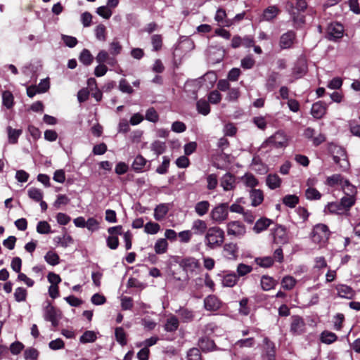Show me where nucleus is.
I'll return each instance as SVG.
<instances>
[{
  "instance_id": "obj_64",
  "label": "nucleus",
  "mask_w": 360,
  "mask_h": 360,
  "mask_svg": "<svg viewBox=\"0 0 360 360\" xmlns=\"http://www.w3.org/2000/svg\"><path fill=\"white\" fill-rule=\"evenodd\" d=\"M187 360H202L200 350L195 347L190 349L187 352Z\"/></svg>"
},
{
  "instance_id": "obj_19",
  "label": "nucleus",
  "mask_w": 360,
  "mask_h": 360,
  "mask_svg": "<svg viewBox=\"0 0 360 360\" xmlns=\"http://www.w3.org/2000/svg\"><path fill=\"white\" fill-rule=\"evenodd\" d=\"M280 13V10L276 6H270L265 8L262 15V20L264 21H271L274 20Z\"/></svg>"
},
{
  "instance_id": "obj_18",
  "label": "nucleus",
  "mask_w": 360,
  "mask_h": 360,
  "mask_svg": "<svg viewBox=\"0 0 360 360\" xmlns=\"http://www.w3.org/2000/svg\"><path fill=\"white\" fill-rule=\"evenodd\" d=\"M324 212L333 214H342L346 211L340 201L328 202L324 208Z\"/></svg>"
},
{
  "instance_id": "obj_17",
  "label": "nucleus",
  "mask_w": 360,
  "mask_h": 360,
  "mask_svg": "<svg viewBox=\"0 0 360 360\" xmlns=\"http://www.w3.org/2000/svg\"><path fill=\"white\" fill-rule=\"evenodd\" d=\"M327 105L322 101L314 103L311 109V115L316 119L321 118L326 112Z\"/></svg>"
},
{
  "instance_id": "obj_20",
  "label": "nucleus",
  "mask_w": 360,
  "mask_h": 360,
  "mask_svg": "<svg viewBox=\"0 0 360 360\" xmlns=\"http://www.w3.org/2000/svg\"><path fill=\"white\" fill-rule=\"evenodd\" d=\"M277 283L278 282L274 278L266 275L262 276L260 280L261 287L264 291L274 289Z\"/></svg>"
},
{
  "instance_id": "obj_33",
  "label": "nucleus",
  "mask_w": 360,
  "mask_h": 360,
  "mask_svg": "<svg viewBox=\"0 0 360 360\" xmlns=\"http://www.w3.org/2000/svg\"><path fill=\"white\" fill-rule=\"evenodd\" d=\"M338 339V336L335 333L324 330L321 333L320 340L323 343L330 345L335 342Z\"/></svg>"
},
{
  "instance_id": "obj_40",
  "label": "nucleus",
  "mask_w": 360,
  "mask_h": 360,
  "mask_svg": "<svg viewBox=\"0 0 360 360\" xmlns=\"http://www.w3.org/2000/svg\"><path fill=\"white\" fill-rule=\"evenodd\" d=\"M97 339L96 333L92 330H86L80 337L79 341L83 344L94 342Z\"/></svg>"
},
{
  "instance_id": "obj_8",
  "label": "nucleus",
  "mask_w": 360,
  "mask_h": 360,
  "mask_svg": "<svg viewBox=\"0 0 360 360\" xmlns=\"http://www.w3.org/2000/svg\"><path fill=\"white\" fill-rule=\"evenodd\" d=\"M263 344L262 360H276L275 344L266 337L264 338Z\"/></svg>"
},
{
  "instance_id": "obj_43",
  "label": "nucleus",
  "mask_w": 360,
  "mask_h": 360,
  "mask_svg": "<svg viewBox=\"0 0 360 360\" xmlns=\"http://www.w3.org/2000/svg\"><path fill=\"white\" fill-rule=\"evenodd\" d=\"M168 243L165 238L158 239L155 243L154 249L157 254H163L167 252Z\"/></svg>"
},
{
  "instance_id": "obj_38",
  "label": "nucleus",
  "mask_w": 360,
  "mask_h": 360,
  "mask_svg": "<svg viewBox=\"0 0 360 360\" xmlns=\"http://www.w3.org/2000/svg\"><path fill=\"white\" fill-rule=\"evenodd\" d=\"M150 149L155 155H160L162 154L166 149L165 143L159 140L155 141L151 143Z\"/></svg>"
},
{
  "instance_id": "obj_55",
  "label": "nucleus",
  "mask_w": 360,
  "mask_h": 360,
  "mask_svg": "<svg viewBox=\"0 0 360 360\" xmlns=\"http://www.w3.org/2000/svg\"><path fill=\"white\" fill-rule=\"evenodd\" d=\"M116 340L122 345L127 344L126 334L124 329L122 327L116 328L115 332Z\"/></svg>"
},
{
  "instance_id": "obj_27",
  "label": "nucleus",
  "mask_w": 360,
  "mask_h": 360,
  "mask_svg": "<svg viewBox=\"0 0 360 360\" xmlns=\"http://www.w3.org/2000/svg\"><path fill=\"white\" fill-rule=\"evenodd\" d=\"M341 188L345 195L356 197L357 188L352 185L348 179H345L342 181Z\"/></svg>"
},
{
  "instance_id": "obj_4",
  "label": "nucleus",
  "mask_w": 360,
  "mask_h": 360,
  "mask_svg": "<svg viewBox=\"0 0 360 360\" xmlns=\"http://www.w3.org/2000/svg\"><path fill=\"white\" fill-rule=\"evenodd\" d=\"M344 26L338 22L330 23L326 29V38L331 41L338 42L344 36Z\"/></svg>"
},
{
  "instance_id": "obj_2",
  "label": "nucleus",
  "mask_w": 360,
  "mask_h": 360,
  "mask_svg": "<svg viewBox=\"0 0 360 360\" xmlns=\"http://www.w3.org/2000/svg\"><path fill=\"white\" fill-rule=\"evenodd\" d=\"M329 150L332 153L333 160L336 164L339 165L340 167L344 169L349 167V164L347 160V153L342 147L337 145H331Z\"/></svg>"
},
{
  "instance_id": "obj_52",
  "label": "nucleus",
  "mask_w": 360,
  "mask_h": 360,
  "mask_svg": "<svg viewBox=\"0 0 360 360\" xmlns=\"http://www.w3.org/2000/svg\"><path fill=\"white\" fill-rule=\"evenodd\" d=\"M2 100L4 105H5L8 109L12 108L13 105V96L10 91H5L3 92Z\"/></svg>"
},
{
  "instance_id": "obj_28",
  "label": "nucleus",
  "mask_w": 360,
  "mask_h": 360,
  "mask_svg": "<svg viewBox=\"0 0 360 360\" xmlns=\"http://www.w3.org/2000/svg\"><path fill=\"white\" fill-rule=\"evenodd\" d=\"M198 346L205 352L212 351L215 347L214 342L207 338H200L198 341Z\"/></svg>"
},
{
  "instance_id": "obj_15",
  "label": "nucleus",
  "mask_w": 360,
  "mask_h": 360,
  "mask_svg": "<svg viewBox=\"0 0 360 360\" xmlns=\"http://www.w3.org/2000/svg\"><path fill=\"white\" fill-rule=\"evenodd\" d=\"M221 302L215 295H208L204 300V307L206 310L215 311L221 307Z\"/></svg>"
},
{
  "instance_id": "obj_50",
  "label": "nucleus",
  "mask_w": 360,
  "mask_h": 360,
  "mask_svg": "<svg viewBox=\"0 0 360 360\" xmlns=\"http://www.w3.org/2000/svg\"><path fill=\"white\" fill-rule=\"evenodd\" d=\"M255 262L259 266L268 268L273 265L274 259L271 257H257L255 259Z\"/></svg>"
},
{
  "instance_id": "obj_14",
  "label": "nucleus",
  "mask_w": 360,
  "mask_h": 360,
  "mask_svg": "<svg viewBox=\"0 0 360 360\" xmlns=\"http://www.w3.org/2000/svg\"><path fill=\"white\" fill-rule=\"evenodd\" d=\"M335 290L338 292V295L340 297L345 298L347 300L352 299L355 295V291L349 285L345 284H338L335 286Z\"/></svg>"
},
{
  "instance_id": "obj_37",
  "label": "nucleus",
  "mask_w": 360,
  "mask_h": 360,
  "mask_svg": "<svg viewBox=\"0 0 360 360\" xmlns=\"http://www.w3.org/2000/svg\"><path fill=\"white\" fill-rule=\"evenodd\" d=\"M255 345V340L254 338H248L244 339H240L235 343V346L239 348H251Z\"/></svg>"
},
{
  "instance_id": "obj_56",
  "label": "nucleus",
  "mask_w": 360,
  "mask_h": 360,
  "mask_svg": "<svg viewBox=\"0 0 360 360\" xmlns=\"http://www.w3.org/2000/svg\"><path fill=\"white\" fill-rule=\"evenodd\" d=\"M278 78V73L272 72L266 80V87L271 91L276 87V81Z\"/></svg>"
},
{
  "instance_id": "obj_26",
  "label": "nucleus",
  "mask_w": 360,
  "mask_h": 360,
  "mask_svg": "<svg viewBox=\"0 0 360 360\" xmlns=\"http://www.w3.org/2000/svg\"><path fill=\"white\" fill-rule=\"evenodd\" d=\"M210 207V203L207 200H202L195 205L194 210L199 217H202L208 212Z\"/></svg>"
},
{
  "instance_id": "obj_21",
  "label": "nucleus",
  "mask_w": 360,
  "mask_h": 360,
  "mask_svg": "<svg viewBox=\"0 0 360 360\" xmlns=\"http://www.w3.org/2000/svg\"><path fill=\"white\" fill-rule=\"evenodd\" d=\"M177 313L181 321L184 323L191 322L195 317L194 311L185 307L180 308Z\"/></svg>"
},
{
  "instance_id": "obj_35",
  "label": "nucleus",
  "mask_w": 360,
  "mask_h": 360,
  "mask_svg": "<svg viewBox=\"0 0 360 360\" xmlns=\"http://www.w3.org/2000/svg\"><path fill=\"white\" fill-rule=\"evenodd\" d=\"M146 163L147 160L142 155H139L135 158L132 163V168L136 172H142Z\"/></svg>"
},
{
  "instance_id": "obj_63",
  "label": "nucleus",
  "mask_w": 360,
  "mask_h": 360,
  "mask_svg": "<svg viewBox=\"0 0 360 360\" xmlns=\"http://www.w3.org/2000/svg\"><path fill=\"white\" fill-rule=\"evenodd\" d=\"M252 271L251 266L240 263L237 266V274L238 276H244Z\"/></svg>"
},
{
  "instance_id": "obj_3",
  "label": "nucleus",
  "mask_w": 360,
  "mask_h": 360,
  "mask_svg": "<svg viewBox=\"0 0 360 360\" xmlns=\"http://www.w3.org/2000/svg\"><path fill=\"white\" fill-rule=\"evenodd\" d=\"M246 232V226L240 221H231L226 224L227 235L233 238H242Z\"/></svg>"
},
{
  "instance_id": "obj_9",
  "label": "nucleus",
  "mask_w": 360,
  "mask_h": 360,
  "mask_svg": "<svg viewBox=\"0 0 360 360\" xmlns=\"http://www.w3.org/2000/svg\"><path fill=\"white\" fill-rule=\"evenodd\" d=\"M44 317L46 321L51 322L53 327H56L58 325L60 313L54 307L48 304L44 309Z\"/></svg>"
},
{
  "instance_id": "obj_31",
  "label": "nucleus",
  "mask_w": 360,
  "mask_h": 360,
  "mask_svg": "<svg viewBox=\"0 0 360 360\" xmlns=\"http://www.w3.org/2000/svg\"><path fill=\"white\" fill-rule=\"evenodd\" d=\"M169 211L168 205L166 204H160L154 210V218L160 221L165 218Z\"/></svg>"
},
{
  "instance_id": "obj_59",
  "label": "nucleus",
  "mask_w": 360,
  "mask_h": 360,
  "mask_svg": "<svg viewBox=\"0 0 360 360\" xmlns=\"http://www.w3.org/2000/svg\"><path fill=\"white\" fill-rule=\"evenodd\" d=\"M146 119L151 122L155 123L159 120V115L154 108H150L146 110Z\"/></svg>"
},
{
  "instance_id": "obj_6",
  "label": "nucleus",
  "mask_w": 360,
  "mask_h": 360,
  "mask_svg": "<svg viewBox=\"0 0 360 360\" xmlns=\"http://www.w3.org/2000/svg\"><path fill=\"white\" fill-rule=\"evenodd\" d=\"M330 235V231L328 226L324 224H318L313 229L311 238L314 243L321 244L328 240Z\"/></svg>"
},
{
  "instance_id": "obj_25",
  "label": "nucleus",
  "mask_w": 360,
  "mask_h": 360,
  "mask_svg": "<svg viewBox=\"0 0 360 360\" xmlns=\"http://www.w3.org/2000/svg\"><path fill=\"white\" fill-rule=\"evenodd\" d=\"M282 180L276 174H269L266 179V184L270 189H276L281 185Z\"/></svg>"
},
{
  "instance_id": "obj_44",
  "label": "nucleus",
  "mask_w": 360,
  "mask_h": 360,
  "mask_svg": "<svg viewBox=\"0 0 360 360\" xmlns=\"http://www.w3.org/2000/svg\"><path fill=\"white\" fill-rule=\"evenodd\" d=\"M95 36L96 38L101 41L106 40V27L103 24H99L95 28Z\"/></svg>"
},
{
  "instance_id": "obj_34",
  "label": "nucleus",
  "mask_w": 360,
  "mask_h": 360,
  "mask_svg": "<svg viewBox=\"0 0 360 360\" xmlns=\"http://www.w3.org/2000/svg\"><path fill=\"white\" fill-rule=\"evenodd\" d=\"M79 60L84 65L89 66L92 63L93 60H94V56H92V54L88 49H84L80 53V55L79 56Z\"/></svg>"
},
{
  "instance_id": "obj_7",
  "label": "nucleus",
  "mask_w": 360,
  "mask_h": 360,
  "mask_svg": "<svg viewBox=\"0 0 360 360\" xmlns=\"http://www.w3.org/2000/svg\"><path fill=\"white\" fill-rule=\"evenodd\" d=\"M288 139L284 132L278 131L271 136L264 143L263 146H270L275 148H283L287 146Z\"/></svg>"
},
{
  "instance_id": "obj_13",
  "label": "nucleus",
  "mask_w": 360,
  "mask_h": 360,
  "mask_svg": "<svg viewBox=\"0 0 360 360\" xmlns=\"http://www.w3.org/2000/svg\"><path fill=\"white\" fill-rule=\"evenodd\" d=\"M238 247L237 244L229 243L223 246V255L229 260L236 259L238 257Z\"/></svg>"
},
{
  "instance_id": "obj_57",
  "label": "nucleus",
  "mask_w": 360,
  "mask_h": 360,
  "mask_svg": "<svg viewBox=\"0 0 360 360\" xmlns=\"http://www.w3.org/2000/svg\"><path fill=\"white\" fill-rule=\"evenodd\" d=\"M14 297L15 300L18 302L25 301L27 297L26 289L21 287L17 288L14 292Z\"/></svg>"
},
{
  "instance_id": "obj_30",
  "label": "nucleus",
  "mask_w": 360,
  "mask_h": 360,
  "mask_svg": "<svg viewBox=\"0 0 360 360\" xmlns=\"http://www.w3.org/2000/svg\"><path fill=\"white\" fill-rule=\"evenodd\" d=\"M181 264L186 271H193L200 266L198 259L193 257L184 259Z\"/></svg>"
},
{
  "instance_id": "obj_41",
  "label": "nucleus",
  "mask_w": 360,
  "mask_h": 360,
  "mask_svg": "<svg viewBox=\"0 0 360 360\" xmlns=\"http://www.w3.org/2000/svg\"><path fill=\"white\" fill-rule=\"evenodd\" d=\"M283 203L287 207L293 208L299 203V198L296 195H286L283 198Z\"/></svg>"
},
{
  "instance_id": "obj_39",
  "label": "nucleus",
  "mask_w": 360,
  "mask_h": 360,
  "mask_svg": "<svg viewBox=\"0 0 360 360\" xmlns=\"http://www.w3.org/2000/svg\"><path fill=\"white\" fill-rule=\"evenodd\" d=\"M196 107L198 112L203 115H207L210 112L209 103L204 99L199 100L196 103Z\"/></svg>"
},
{
  "instance_id": "obj_24",
  "label": "nucleus",
  "mask_w": 360,
  "mask_h": 360,
  "mask_svg": "<svg viewBox=\"0 0 360 360\" xmlns=\"http://www.w3.org/2000/svg\"><path fill=\"white\" fill-rule=\"evenodd\" d=\"M272 223V221L268 218L262 217L258 219L255 226H253V231L256 233H259L263 231L268 229L270 224Z\"/></svg>"
},
{
  "instance_id": "obj_62",
  "label": "nucleus",
  "mask_w": 360,
  "mask_h": 360,
  "mask_svg": "<svg viewBox=\"0 0 360 360\" xmlns=\"http://www.w3.org/2000/svg\"><path fill=\"white\" fill-rule=\"evenodd\" d=\"M162 159H163V161H162L161 165H160L156 169V172L160 174H165L167 172V170H168V168L169 166V162H170L169 158L167 156H164L162 158Z\"/></svg>"
},
{
  "instance_id": "obj_10",
  "label": "nucleus",
  "mask_w": 360,
  "mask_h": 360,
  "mask_svg": "<svg viewBox=\"0 0 360 360\" xmlns=\"http://www.w3.org/2000/svg\"><path fill=\"white\" fill-rule=\"evenodd\" d=\"M296 40V33L292 30H289L283 33L279 39V46L281 49H288L292 47Z\"/></svg>"
},
{
  "instance_id": "obj_49",
  "label": "nucleus",
  "mask_w": 360,
  "mask_h": 360,
  "mask_svg": "<svg viewBox=\"0 0 360 360\" xmlns=\"http://www.w3.org/2000/svg\"><path fill=\"white\" fill-rule=\"evenodd\" d=\"M28 196L33 200L39 202L43 198V193L40 189L32 187L28 190Z\"/></svg>"
},
{
  "instance_id": "obj_36",
  "label": "nucleus",
  "mask_w": 360,
  "mask_h": 360,
  "mask_svg": "<svg viewBox=\"0 0 360 360\" xmlns=\"http://www.w3.org/2000/svg\"><path fill=\"white\" fill-rule=\"evenodd\" d=\"M356 201V196L344 195L340 199L342 206L344 207L346 212L349 211L350 208L354 205Z\"/></svg>"
},
{
  "instance_id": "obj_58",
  "label": "nucleus",
  "mask_w": 360,
  "mask_h": 360,
  "mask_svg": "<svg viewBox=\"0 0 360 360\" xmlns=\"http://www.w3.org/2000/svg\"><path fill=\"white\" fill-rule=\"evenodd\" d=\"M151 43L153 51H158L161 49L162 46V38L160 34H153L151 37Z\"/></svg>"
},
{
  "instance_id": "obj_5",
  "label": "nucleus",
  "mask_w": 360,
  "mask_h": 360,
  "mask_svg": "<svg viewBox=\"0 0 360 360\" xmlns=\"http://www.w3.org/2000/svg\"><path fill=\"white\" fill-rule=\"evenodd\" d=\"M210 216L214 223H223L229 217V204L224 202L215 206L211 210Z\"/></svg>"
},
{
  "instance_id": "obj_22",
  "label": "nucleus",
  "mask_w": 360,
  "mask_h": 360,
  "mask_svg": "<svg viewBox=\"0 0 360 360\" xmlns=\"http://www.w3.org/2000/svg\"><path fill=\"white\" fill-rule=\"evenodd\" d=\"M250 198L251 200V205L257 207L264 200L263 192L259 189H252L250 191Z\"/></svg>"
},
{
  "instance_id": "obj_46",
  "label": "nucleus",
  "mask_w": 360,
  "mask_h": 360,
  "mask_svg": "<svg viewBox=\"0 0 360 360\" xmlns=\"http://www.w3.org/2000/svg\"><path fill=\"white\" fill-rule=\"evenodd\" d=\"M296 284V280L290 276L283 277L281 281V285L285 290H292Z\"/></svg>"
},
{
  "instance_id": "obj_54",
  "label": "nucleus",
  "mask_w": 360,
  "mask_h": 360,
  "mask_svg": "<svg viewBox=\"0 0 360 360\" xmlns=\"http://www.w3.org/2000/svg\"><path fill=\"white\" fill-rule=\"evenodd\" d=\"M226 16V11L222 8H219L217 11L214 18L218 22L224 23L225 26L229 27L231 25V22H230L229 20H224Z\"/></svg>"
},
{
  "instance_id": "obj_1",
  "label": "nucleus",
  "mask_w": 360,
  "mask_h": 360,
  "mask_svg": "<svg viewBox=\"0 0 360 360\" xmlns=\"http://www.w3.org/2000/svg\"><path fill=\"white\" fill-rule=\"evenodd\" d=\"M225 233L219 226L210 227L205 236V244L210 249H215L221 246L224 241Z\"/></svg>"
},
{
  "instance_id": "obj_61",
  "label": "nucleus",
  "mask_w": 360,
  "mask_h": 360,
  "mask_svg": "<svg viewBox=\"0 0 360 360\" xmlns=\"http://www.w3.org/2000/svg\"><path fill=\"white\" fill-rule=\"evenodd\" d=\"M243 179L244 180L245 185L250 188H254L258 184L257 179L251 174H245Z\"/></svg>"
},
{
  "instance_id": "obj_47",
  "label": "nucleus",
  "mask_w": 360,
  "mask_h": 360,
  "mask_svg": "<svg viewBox=\"0 0 360 360\" xmlns=\"http://www.w3.org/2000/svg\"><path fill=\"white\" fill-rule=\"evenodd\" d=\"M305 196L309 200H319L321 198V193L313 187H309L305 191Z\"/></svg>"
},
{
  "instance_id": "obj_32",
  "label": "nucleus",
  "mask_w": 360,
  "mask_h": 360,
  "mask_svg": "<svg viewBox=\"0 0 360 360\" xmlns=\"http://www.w3.org/2000/svg\"><path fill=\"white\" fill-rule=\"evenodd\" d=\"M179 325V319L176 316L172 315L167 319L165 325V330L167 332L176 331Z\"/></svg>"
},
{
  "instance_id": "obj_53",
  "label": "nucleus",
  "mask_w": 360,
  "mask_h": 360,
  "mask_svg": "<svg viewBox=\"0 0 360 360\" xmlns=\"http://www.w3.org/2000/svg\"><path fill=\"white\" fill-rule=\"evenodd\" d=\"M37 231L40 234H48L51 233V226L46 221H40L37 225Z\"/></svg>"
},
{
  "instance_id": "obj_16",
  "label": "nucleus",
  "mask_w": 360,
  "mask_h": 360,
  "mask_svg": "<svg viewBox=\"0 0 360 360\" xmlns=\"http://www.w3.org/2000/svg\"><path fill=\"white\" fill-rule=\"evenodd\" d=\"M274 241L277 243H286L288 240V237L286 233V229L281 225H277L273 232Z\"/></svg>"
},
{
  "instance_id": "obj_23",
  "label": "nucleus",
  "mask_w": 360,
  "mask_h": 360,
  "mask_svg": "<svg viewBox=\"0 0 360 360\" xmlns=\"http://www.w3.org/2000/svg\"><path fill=\"white\" fill-rule=\"evenodd\" d=\"M191 229L196 235H203L208 229L206 222L202 219L193 221Z\"/></svg>"
},
{
  "instance_id": "obj_51",
  "label": "nucleus",
  "mask_w": 360,
  "mask_h": 360,
  "mask_svg": "<svg viewBox=\"0 0 360 360\" xmlns=\"http://www.w3.org/2000/svg\"><path fill=\"white\" fill-rule=\"evenodd\" d=\"M110 7L102 6L96 9V13L105 19H109L112 15V11Z\"/></svg>"
},
{
  "instance_id": "obj_29",
  "label": "nucleus",
  "mask_w": 360,
  "mask_h": 360,
  "mask_svg": "<svg viewBox=\"0 0 360 360\" xmlns=\"http://www.w3.org/2000/svg\"><path fill=\"white\" fill-rule=\"evenodd\" d=\"M8 143L11 144H15L18 143L19 136L22 134V131L21 129H13L8 126L6 128Z\"/></svg>"
},
{
  "instance_id": "obj_11",
  "label": "nucleus",
  "mask_w": 360,
  "mask_h": 360,
  "mask_svg": "<svg viewBox=\"0 0 360 360\" xmlns=\"http://www.w3.org/2000/svg\"><path fill=\"white\" fill-rule=\"evenodd\" d=\"M306 324L304 319L299 316L292 317L290 332L294 335H301L305 332Z\"/></svg>"
},
{
  "instance_id": "obj_48",
  "label": "nucleus",
  "mask_w": 360,
  "mask_h": 360,
  "mask_svg": "<svg viewBox=\"0 0 360 360\" xmlns=\"http://www.w3.org/2000/svg\"><path fill=\"white\" fill-rule=\"evenodd\" d=\"M238 281V277L235 274H227L224 276L222 284L226 287H233Z\"/></svg>"
},
{
  "instance_id": "obj_45",
  "label": "nucleus",
  "mask_w": 360,
  "mask_h": 360,
  "mask_svg": "<svg viewBox=\"0 0 360 360\" xmlns=\"http://www.w3.org/2000/svg\"><path fill=\"white\" fill-rule=\"evenodd\" d=\"M344 180L345 179L340 174H335L327 178L326 184L329 186H335L338 184L342 186Z\"/></svg>"
},
{
  "instance_id": "obj_60",
  "label": "nucleus",
  "mask_w": 360,
  "mask_h": 360,
  "mask_svg": "<svg viewBox=\"0 0 360 360\" xmlns=\"http://www.w3.org/2000/svg\"><path fill=\"white\" fill-rule=\"evenodd\" d=\"M207 188L208 190H214L218 184L217 176L215 174H209L207 178Z\"/></svg>"
},
{
  "instance_id": "obj_12",
  "label": "nucleus",
  "mask_w": 360,
  "mask_h": 360,
  "mask_svg": "<svg viewBox=\"0 0 360 360\" xmlns=\"http://www.w3.org/2000/svg\"><path fill=\"white\" fill-rule=\"evenodd\" d=\"M220 185L224 191H232L236 187V176L227 172L220 179Z\"/></svg>"
},
{
  "instance_id": "obj_42",
  "label": "nucleus",
  "mask_w": 360,
  "mask_h": 360,
  "mask_svg": "<svg viewBox=\"0 0 360 360\" xmlns=\"http://www.w3.org/2000/svg\"><path fill=\"white\" fill-rule=\"evenodd\" d=\"M45 261L51 266H56L60 262V257L57 253L53 251H49L44 256Z\"/></svg>"
}]
</instances>
